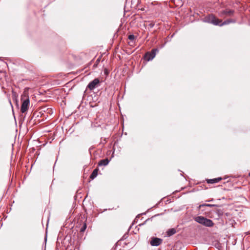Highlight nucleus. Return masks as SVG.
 I'll list each match as a JSON object with an SVG mask.
<instances>
[{"label":"nucleus","mask_w":250,"mask_h":250,"mask_svg":"<svg viewBox=\"0 0 250 250\" xmlns=\"http://www.w3.org/2000/svg\"><path fill=\"white\" fill-rule=\"evenodd\" d=\"M21 100L22 101V104L21 111V113H24L27 111L29 106V98L28 96L26 95V93H24L21 95Z\"/></svg>","instance_id":"nucleus-1"},{"label":"nucleus","mask_w":250,"mask_h":250,"mask_svg":"<svg viewBox=\"0 0 250 250\" xmlns=\"http://www.w3.org/2000/svg\"><path fill=\"white\" fill-rule=\"evenodd\" d=\"M194 220L206 227H211L214 225V223L210 219H208L202 216L196 217Z\"/></svg>","instance_id":"nucleus-2"},{"label":"nucleus","mask_w":250,"mask_h":250,"mask_svg":"<svg viewBox=\"0 0 250 250\" xmlns=\"http://www.w3.org/2000/svg\"><path fill=\"white\" fill-rule=\"evenodd\" d=\"M158 50L157 49H153L150 52H147L145 56V58L147 61L152 60L156 56V52Z\"/></svg>","instance_id":"nucleus-3"},{"label":"nucleus","mask_w":250,"mask_h":250,"mask_svg":"<svg viewBox=\"0 0 250 250\" xmlns=\"http://www.w3.org/2000/svg\"><path fill=\"white\" fill-rule=\"evenodd\" d=\"M208 22L212 23L214 25L220 26V24L222 23V21L216 18L214 16L211 15L209 16Z\"/></svg>","instance_id":"nucleus-4"},{"label":"nucleus","mask_w":250,"mask_h":250,"mask_svg":"<svg viewBox=\"0 0 250 250\" xmlns=\"http://www.w3.org/2000/svg\"><path fill=\"white\" fill-rule=\"evenodd\" d=\"M100 83V80L98 78L94 79L92 81L90 82L87 85V87L91 90L95 89L97 85Z\"/></svg>","instance_id":"nucleus-5"},{"label":"nucleus","mask_w":250,"mask_h":250,"mask_svg":"<svg viewBox=\"0 0 250 250\" xmlns=\"http://www.w3.org/2000/svg\"><path fill=\"white\" fill-rule=\"evenodd\" d=\"M162 242V240L160 238H158L157 237H154L152 238L150 243L151 246H158L160 245Z\"/></svg>","instance_id":"nucleus-6"},{"label":"nucleus","mask_w":250,"mask_h":250,"mask_svg":"<svg viewBox=\"0 0 250 250\" xmlns=\"http://www.w3.org/2000/svg\"><path fill=\"white\" fill-rule=\"evenodd\" d=\"M233 13H234V10H229V9H226V10L222 11L220 13V16H223L225 15H226L227 16H230L232 15L233 14Z\"/></svg>","instance_id":"nucleus-7"},{"label":"nucleus","mask_w":250,"mask_h":250,"mask_svg":"<svg viewBox=\"0 0 250 250\" xmlns=\"http://www.w3.org/2000/svg\"><path fill=\"white\" fill-rule=\"evenodd\" d=\"M222 180L221 177H218L217 178H214L211 179L207 180V183L208 184H214L219 182L220 181Z\"/></svg>","instance_id":"nucleus-8"},{"label":"nucleus","mask_w":250,"mask_h":250,"mask_svg":"<svg viewBox=\"0 0 250 250\" xmlns=\"http://www.w3.org/2000/svg\"><path fill=\"white\" fill-rule=\"evenodd\" d=\"M109 163V160L107 158H106V159L101 160L99 162L98 165H99V166H107Z\"/></svg>","instance_id":"nucleus-9"},{"label":"nucleus","mask_w":250,"mask_h":250,"mask_svg":"<svg viewBox=\"0 0 250 250\" xmlns=\"http://www.w3.org/2000/svg\"><path fill=\"white\" fill-rule=\"evenodd\" d=\"M98 169L97 168L95 169L91 174L90 176V178L93 180L96 178L98 175Z\"/></svg>","instance_id":"nucleus-10"},{"label":"nucleus","mask_w":250,"mask_h":250,"mask_svg":"<svg viewBox=\"0 0 250 250\" xmlns=\"http://www.w3.org/2000/svg\"><path fill=\"white\" fill-rule=\"evenodd\" d=\"M176 232V229L174 228L169 229L167 233V235L168 236H170L173 234H174Z\"/></svg>","instance_id":"nucleus-11"},{"label":"nucleus","mask_w":250,"mask_h":250,"mask_svg":"<svg viewBox=\"0 0 250 250\" xmlns=\"http://www.w3.org/2000/svg\"><path fill=\"white\" fill-rule=\"evenodd\" d=\"M235 21L233 20H227L224 22H222L220 24V26H223L224 25L228 24L231 22H235Z\"/></svg>","instance_id":"nucleus-12"},{"label":"nucleus","mask_w":250,"mask_h":250,"mask_svg":"<svg viewBox=\"0 0 250 250\" xmlns=\"http://www.w3.org/2000/svg\"><path fill=\"white\" fill-rule=\"evenodd\" d=\"M86 229V223H84L83 225V226L82 227V228H81V229H80V231L81 232H84L85 231V230Z\"/></svg>","instance_id":"nucleus-13"},{"label":"nucleus","mask_w":250,"mask_h":250,"mask_svg":"<svg viewBox=\"0 0 250 250\" xmlns=\"http://www.w3.org/2000/svg\"><path fill=\"white\" fill-rule=\"evenodd\" d=\"M128 39L130 40H133L135 39V36L133 34L129 35L128 37Z\"/></svg>","instance_id":"nucleus-14"},{"label":"nucleus","mask_w":250,"mask_h":250,"mask_svg":"<svg viewBox=\"0 0 250 250\" xmlns=\"http://www.w3.org/2000/svg\"><path fill=\"white\" fill-rule=\"evenodd\" d=\"M214 205H211V204H203L200 206V207H203V206H207V207H213L214 206Z\"/></svg>","instance_id":"nucleus-15"},{"label":"nucleus","mask_w":250,"mask_h":250,"mask_svg":"<svg viewBox=\"0 0 250 250\" xmlns=\"http://www.w3.org/2000/svg\"><path fill=\"white\" fill-rule=\"evenodd\" d=\"M144 224H140V226L143 225Z\"/></svg>","instance_id":"nucleus-16"}]
</instances>
